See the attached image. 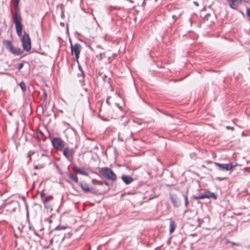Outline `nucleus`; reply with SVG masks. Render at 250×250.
<instances>
[{
  "mask_svg": "<svg viewBox=\"0 0 250 250\" xmlns=\"http://www.w3.org/2000/svg\"><path fill=\"white\" fill-rule=\"evenodd\" d=\"M100 173L105 178L115 181L117 180V176L113 171L108 167H102L100 169Z\"/></svg>",
  "mask_w": 250,
  "mask_h": 250,
  "instance_id": "f257e3e1",
  "label": "nucleus"
},
{
  "mask_svg": "<svg viewBox=\"0 0 250 250\" xmlns=\"http://www.w3.org/2000/svg\"><path fill=\"white\" fill-rule=\"evenodd\" d=\"M21 41L24 50L29 51L31 48V40L29 35L25 32L21 37Z\"/></svg>",
  "mask_w": 250,
  "mask_h": 250,
  "instance_id": "f03ea898",
  "label": "nucleus"
},
{
  "mask_svg": "<svg viewBox=\"0 0 250 250\" xmlns=\"http://www.w3.org/2000/svg\"><path fill=\"white\" fill-rule=\"evenodd\" d=\"M20 0H17V34L19 37L22 36V25L21 22V18L18 12V6Z\"/></svg>",
  "mask_w": 250,
  "mask_h": 250,
  "instance_id": "7ed1b4c3",
  "label": "nucleus"
},
{
  "mask_svg": "<svg viewBox=\"0 0 250 250\" xmlns=\"http://www.w3.org/2000/svg\"><path fill=\"white\" fill-rule=\"evenodd\" d=\"M53 146L59 150H62L65 146V142L60 138H54L52 140Z\"/></svg>",
  "mask_w": 250,
  "mask_h": 250,
  "instance_id": "20e7f679",
  "label": "nucleus"
},
{
  "mask_svg": "<svg viewBox=\"0 0 250 250\" xmlns=\"http://www.w3.org/2000/svg\"><path fill=\"white\" fill-rule=\"evenodd\" d=\"M193 198L196 200L203 199L205 198H212L215 200L217 199V196L213 192H211L209 191H206L203 193H201L198 196H194Z\"/></svg>",
  "mask_w": 250,
  "mask_h": 250,
  "instance_id": "39448f33",
  "label": "nucleus"
},
{
  "mask_svg": "<svg viewBox=\"0 0 250 250\" xmlns=\"http://www.w3.org/2000/svg\"><path fill=\"white\" fill-rule=\"evenodd\" d=\"M214 165L218 167L219 170L226 171L231 170L237 165V164L235 165L233 163L220 164L216 162L214 163Z\"/></svg>",
  "mask_w": 250,
  "mask_h": 250,
  "instance_id": "423d86ee",
  "label": "nucleus"
},
{
  "mask_svg": "<svg viewBox=\"0 0 250 250\" xmlns=\"http://www.w3.org/2000/svg\"><path fill=\"white\" fill-rule=\"evenodd\" d=\"M70 42L71 44V53L72 55L74 54L76 58L78 60L79 58L81 46L79 43H75L73 45L71 41H70Z\"/></svg>",
  "mask_w": 250,
  "mask_h": 250,
  "instance_id": "0eeeda50",
  "label": "nucleus"
},
{
  "mask_svg": "<svg viewBox=\"0 0 250 250\" xmlns=\"http://www.w3.org/2000/svg\"><path fill=\"white\" fill-rule=\"evenodd\" d=\"M170 199L174 207L177 208L181 205V202L177 197L175 195H170Z\"/></svg>",
  "mask_w": 250,
  "mask_h": 250,
  "instance_id": "6e6552de",
  "label": "nucleus"
},
{
  "mask_svg": "<svg viewBox=\"0 0 250 250\" xmlns=\"http://www.w3.org/2000/svg\"><path fill=\"white\" fill-rule=\"evenodd\" d=\"M3 44L5 47L13 54L16 53L15 49L12 47V43L10 41H4Z\"/></svg>",
  "mask_w": 250,
  "mask_h": 250,
  "instance_id": "1a4fd4ad",
  "label": "nucleus"
},
{
  "mask_svg": "<svg viewBox=\"0 0 250 250\" xmlns=\"http://www.w3.org/2000/svg\"><path fill=\"white\" fill-rule=\"evenodd\" d=\"M53 197L52 196H48L44 198L43 200V202L44 205V207L46 209L52 210V207L49 204V202L53 199Z\"/></svg>",
  "mask_w": 250,
  "mask_h": 250,
  "instance_id": "9d476101",
  "label": "nucleus"
},
{
  "mask_svg": "<svg viewBox=\"0 0 250 250\" xmlns=\"http://www.w3.org/2000/svg\"><path fill=\"white\" fill-rule=\"evenodd\" d=\"M63 154L66 158L69 159L70 158L72 157L73 151L72 149H70L69 147H64L63 151Z\"/></svg>",
  "mask_w": 250,
  "mask_h": 250,
  "instance_id": "9b49d317",
  "label": "nucleus"
},
{
  "mask_svg": "<svg viewBox=\"0 0 250 250\" xmlns=\"http://www.w3.org/2000/svg\"><path fill=\"white\" fill-rule=\"evenodd\" d=\"M73 170L74 172L79 173L83 175L88 176V172L85 171L83 169L79 167L76 166H75L73 167Z\"/></svg>",
  "mask_w": 250,
  "mask_h": 250,
  "instance_id": "f8f14e48",
  "label": "nucleus"
},
{
  "mask_svg": "<svg viewBox=\"0 0 250 250\" xmlns=\"http://www.w3.org/2000/svg\"><path fill=\"white\" fill-rule=\"evenodd\" d=\"M122 179L125 183L128 185L133 182L134 179L130 176L126 175H123L122 176Z\"/></svg>",
  "mask_w": 250,
  "mask_h": 250,
  "instance_id": "ddd939ff",
  "label": "nucleus"
},
{
  "mask_svg": "<svg viewBox=\"0 0 250 250\" xmlns=\"http://www.w3.org/2000/svg\"><path fill=\"white\" fill-rule=\"evenodd\" d=\"M229 6L234 9H236L238 6V0H228Z\"/></svg>",
  "mask_w": 250,
  "mask_h": 250,
  "instance_id": "4468645a",
  "label": "nucleus"
},
{
  "mask_svg": "<svg viewBox=\"0 0 250 250\" xmlns=\"http://www.w3.org/2000/svg\"><path fill=\"white\" fill-rule=\"evenodd\" d=\"M80 186H81V188H82V189L85 192L87 193L90 191V188L88 187V185L87 184H86V183L83 184V183H81L80 184Z\"/></svg>",
  "mask_w": 250,
  "mask_h": 250,
  "instance_id": "2eb2a0df",
  "label": "nucleus"
},
{
  "mask_svg": "<svg viewBox=\"0 0 250 250\" xmlns=\"http://www.w3.org/2000/svg\"><path fill=\"white\" fill-rule=\"evenodd\" d=\"M67 175H68L69 179L74 181L76 183H78V177L76 175H74L71 173H68L67 174Z\"/></svg>",
  "mask_w": 250,
  "mask_h": 250,
  "instance_id": "dca6fc26",
  "label": "nucleus"
},
{
  "mask_svg": "<svg viewBox=\"0 0 250 250\" xmlns=\"http://www.w3.org/2000/svg\"><path fill=\"white\" fill-rule=\"evenodd\" d=\"M175 229V224L173 221H170L169 223V232L172 233Z\"/></svg>",
  "mask_w": 250,
  "mask_h": 250,
  "instance_id": "f3484780",
  "label": "nucleus"
},
{
  "mask_svg": "<svg viewBox=\"0 0 250 250\" xmlns=\"http://www.w3.org/2000/svg\"><path fill=\"white\" fill-rule=\"evenodd\" d=\"M19 85L23 92H24L26 90V86L23 82H21L19 83Z\"/></svg>",
  "mask_w": 250,
  "mask_h": 250,
  "instance_id": "a211bd4d",
  "label": "nucleus"
},
{
  "mask_svg": "<svg viewBox=\"0 0 250 250\" xmlns=\"http://www.w3.org/2000/svg\"><path fill=\"white\" fill-rule=\"evenodd\" d=\"M183 197L185 200V206L186 208L188 207V196L186 194H184Z\"/></svg>",
  "mask_w": 250,
  "mask_h": 250,
  "instance_id": "6ab92c4d",
  "label": "nucleus"
},
{
  "mask_svg": "<svg viewBox=\"0 0 250 250\" xmlns=\"http://www.w3.org/2000/svg\"><path fill=\"white\" fill-rule=\"evenodd\" d=\"M67 228V226L58 225L56 228V230H60L65 229Z\"/></svg>",
  "mask_w": 250,
  "mask_h": 250,
  "instance_id": "aec40b11",
  "label": "nucleus"
},
{
  "mask_svg": "<svg viewBox=\"0 0 250 250\" xmlns=\"http://www.w3.org/2000/svg\"><path fill=\"white\" fill-rule=\"evenodd\" d=\"M79 69L81 72V73L80 74H78V75H81L83 78H84V72L83 71V69H82V66H81L80 65H79Z\"/></svg>",
  "mask_w": 250,
  "mask_h": 250,
  "instance_id": "412c9836",
  "label": "nucleus"
},
{
  "mask_svg": "<svg viewBox=\"0 0 250 250\" xmlns=\"http://www.w3.org/2000/svg\"><path fill=\"white\" fill-rule=\"evenodd\" d=\"M96 56L98 58L101 60L105 56V54L104 53H100L99 55H97Z\"/></svg>",
  "mask_w": 250,
  "mask_h": 250,
  "instance_id": "4be33fe9",
  "label": "nucleus"
},
{
  "mask_svg": "<svg viewBox=\"0 0 250 250\" xmlns=\"http://www.w3.org/2000/svg\"><path fill=\"white\" fill-rule=\"evenodd\" d=\"M227 243H231L233 245H235V246H239V244L238 243H234V242H231V241H230L229 240H227Z\"/></svg>",
  "mask_w": 250,
  "mask_h": 250,
  "instance_id": "5701e85b",
  "label": "nucleus"
},
{
  "mask_svg": "<svg viewBox=\"0 0 250 250\" xmlns=\"http://www.w3.org/2000/svg\"><path fill=\"white\" fill-rule=\"evenodd\" d=\"M22 52V51L21 49L17 48V55H21Z\"/></svg>",
  "mask_w": 250,
  "mask_h": 250,
  "instance_id": "b1692460",
  "label": "nucleus"
},
{
  "mask_svg": "<svg viewBox=\"0 0 250 250\" xmlns=\"http://www.w3.org/2000/svg\"><path fill=\"white\" fill-rule=\"evenodd\" d=\"M41 197L42 198V200L43 201V199H44L45 197V193H44L43 191H42L41 193Z\"/></svg>",
  "mask_w": 250,
  "mask_h": 250,
  "instance_id": "393cba45",
  "label": "nucleus"
},
{
  "mask_svg": "<svg viewBox=\"0 0 250 250\" xmlns=\"http://www.w3.org/2000/svg\"><path fill=\"white\" fill-rule=\"evenodd\" d=\"M246 13H247V16L250 18V8H247Z\"/></svg>",
  "mask_w": 250,
  "mask_h": 250,
  "instance_id": "a878e982",
  "label": "nucleus"
},
{
  "mask_svg": "<svg viewBox=\"0 0 250 250\" xmlns=\"http://www.w3.org/2000/svg\"><path fill=\"white\" fill-rule=\"evenodd\" d=\"M216 179L218 180L219 181H222V180L226 179V178L225 177H216Z\"/></svg>",
  "mask_w": 250,
  "mask_h": 250,
  "instance_id": "bb28decb",
  "label": "nucleus"
},
{
  "mask_svg": "<svg viewBox=\"0 0 250 250\" xmlns=\"http://www.w3.org/2000/svg\"><path fill=\"white\" fill-rule=\"evenodd\" d=\"M23 66V63H21L19 64L18 68L20 70L21 69Z\"/></svg>",
  "mask_w": 250,
  "mask_h": 250,
  "instance_id": "cd10ccee",
  "label": "nucleus"
},
{
  "mask_svg": "<svg viewBox=\"0 0 250 250\" xmlns=\"http://www.w3.org/2000/svg\"><path fill=\"white\" fill-rule=\"evenodd\" d=\"M12 3L14 8H16V0H12Z\"/></svg>",
  "mask_w": 250,
  "mask_h": 250,
  "instance_id": "c85d7f7f",
  "label": "nucleus"
},
{
  "mask_svg": "<svg viewBox=\"0 0 250 250\" xmlns=\"http://www.w3.org/2000/svg\"><path fill=\"white\" fill-rule=\"evenodd\" d=\"M13 22L16 24V15H13Z\"/></svg>",
  "mask_w": 250,
  "mask_h": 250,
  "instance_id": "c756f323",
  "label": "nucleus"
},
{
  "mask_svg": "<svg viewBox=\"0 0 250 250\" xmlns=\"http://www.w3.org/2000/svg\"><path fill=\"white\" fill-rule=\"evenodd\" d=\"M227 128H228V129H230V128L233 129V127H230V126H227Z\"/></svg>",
  "mask_w": 250,
  "mask_h": 250,
  "instance_id": "7c9ffc66",
  "label": "nucleus"
},
{
  "mask_svg": "<svg viewBox=\"0 0 250 250\" xmlns=\"http://www.w3.org/2000/svg\"><path fill=\"white\" fill-rule=\"evenodd\" d=\"M194 3L195 4L198 5V3L197 2H194Z\"/></svg>",
  "mask_w": 250,
  "mask_h": 250,
  "instance_id": "2f4dec72",
  "label": "nucleus"
},
{
  "mask_svg": "<svg viewBox=\"0 0 250 250\" xmlns=\"http://www.w3.org/2000/svg\"><path fill=\"white\" fill-rule=\"evenodd\" d=\"M44 96H45V97H47L46 94L44 93Z\"/></svg>",
  "mask_w": 250,
  "mask_h": 250,
  "instance_id": "473e14b6",
  "label": "nucleus"
},
{
  "mask_svg": "<svg viewBox=\"0 0 250 250\" xmlns=\"http://www.w3.org/2000/svg\"><path fill=\"white\" fill-rule=\"evenodd\" d=\"M28 157H29L30 158V155L29 154H28Z\"/></svg>",
  "mask_w": 250,
  "mask_h": 250,
  "instance_id": "72a5a7b5",
  "label": "nucleus"
},
{
  "mask_svg": "<svg viewBox=\"0 0 250 250\" xmlns=\"http://www.w3.org/2000/svg\"><path fill=\"white\" fill-rule=\"evenodd\" d=\"M35 168H38V167H37V166H36V167H35Z\"/></svg>",
  "mask_w": 250,
  "mask_h": 250,
  "instance_id": "f704fd0d",
  "label": "nucleus"
}]
</instances>
